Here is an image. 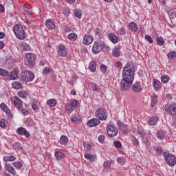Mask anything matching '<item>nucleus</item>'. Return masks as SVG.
<instances>
[{
    "instance_id": "obj_1",
    "label": "nucleus",
    "mask_w": 176,
    "mask_h": 176,
    "mask_svg": "<svg viewBox=\"0 0 176 176\" xmlns=\"http://www.w3.org/2000/svg\"><path fill=\"white\" fill-rule=\"evenodd\" d=\"M135 67L134 65L127 63L122 71V80L133 83L134 81V73Z\"/></svg>"
},
{
    "instance_id": "obj_2",
    "label": "nucleus",
    "mask_w": 176,
    "mask_h": 176,
    "mask_svg": "<svg viewBox=\"0 0 176 176\" xmlns=\"http://www.w3.org/2000/svg\"><path fill=\"white\" fill-rule=\"evenodd\" d=\"M14 32L18 39L20 41H24L25 38V32H24V29H23V26L20 24H16L14 26Z\"/></svg>"
},
{
    "instance_id": "obj_3",
    "label": "nucleus",
    "mask_w": 176,
    "mask_h": 176,
    "mask_svg": "<svg viewBox=\"0 0 176 176\" xmlns=\"http://www.w3.org/2000/svg\"><path fill=\"white\" fill-rule=\"evenodd\" d=\"M36 60V56L32 53H27L25 54V64L28 67H34L35 65V61Z\"/></svg>"
},
{
    "instance_id": "obj_4",
    "label": "nucleus",
    "mask_w": 176,
    "mask_h": 176,
    "mask_svg": "<svg viewBox=\"0 0 176 176\" xmlns=\"http://www.w3.org/2000/svg\"><path fill=\"white\" fill-rule=\"evenodd\" d=\"M21 77L23 82H32L35 78V76L32 72L25 71L21 73Z\"/></svg>"
},
{
    "instance_id": "obj_5",
    "label": "nucleus",
    "mask_w": 176,
    "mask_h": 176,
    "mask_svg": "<svg viewBox=\"0 0 176 176\" xmlns=\"http://www.w3.org/2000/svg\"><path fill=\"white\" fill-rule=\"evenodd\" d=\"M164 159H165L167 164H168V166H170V167L175 166V164H176L175 155H171V154L167 153H164Z\"/></svg>"
},
{
    "instance_id": "obj_6",
    "label": "nucleus",
    "mask_w": 176,
    "mask_h": 176,
    "mask_svg": "<svg viewBox=\"0 0 176 176\" xmlns=\"http://www.w3.org/2000/svg\"><path fill=\"white\" fill-rule=\"evenodd\" d=\"M95 115L97 119H99V120H105L108 118L107 111H105V109H104L103 108H100L96 110Z\"/></svg>"
},
{
    "instance_id": "obj_7",
    "label": "nucleus",
    "mask_w": 176,
    "mask_h": 176,
    "mask_svg": "<svg viewBox=\"0 0 176 176\" xmlns=\"http://www.w3.org/2000/svg\"><path fill=\"white\" fill-rule=\"evenodd\" d=\"M107 131L109 137H116V135L119 134V131H118V128L112 124L107 126Z\"/></svg>"
},
{
    "instance_id": "obj_8",
    "label": "nucleus",
    "mask_w": 176,
    "mask_h": 176,
    "mask_svg": "<svg viewBox=\"0 0 176 176\" xmlns=\"http://www.w3.org/2000/svg\"><path fill=\"white\" fill-rule=\"evenodd\" d=\"M78 104H79V102H78V100H71L70 103H68L65 106V111L67 112V113H72V112L74 111V109H75Z\"/></svg>"
},
{
    "instance_id": "obj_9",
    "label": "nucleus",
    "mask_w": 176,
    "mask_h": 176,
    "mask_svg": "<svg viewBox=\"0 0 176 176\" xmlns=\"http://www.w3.org/2000/svg\"><path fill=\"white\" fill-rule=\"evenodd\" d=\"M104 43L102 42H95L93 47H92V52L94 54H98L102 49H104Z\"/></svg>"
},
{
    "instance_id": "obj_10",
    "label": "nucleus",
    "mask_w": 176,
    "mask_h": 176,
    "mask_svg": "<svg viewBox=\"0 0 176 176\" xmlns=\"http://www.w3.org/2000/svg\"><path fill=\"white\" fill-rule=\"evenodd\" d=\"M165 111L168 115L176 116V104L174 103L166 104Z\"/></svg>"
},
{
    "instance_id": "obj_11",
    "label": "nucleus",
    "mask_w": 176,
    "mask_h": 176,
    "mask_svg": "<svg viewBox=\"0 0 176 176\" xmlns=\"http://www.w3.org/2000/svg\"><path fill=\"white\" fill-rule=\"evenodd\" d=\"M131 85H133V82H130L124 80H121V82L120 84L121 91H127L128 90H130V87H131Z\"/></svg>"
},
{
    "instance_id": "obj_12",
    "label": "nucleus",
    "mask_w": 176,
    "mask_h": 176,
    "mask_svg": "<svg viewBox=\"0 0 176 176\" xmlns=\"http://www.w3.org/2000/svg\"><path fill=\"white\" fill-rule=\"evenodd\" d=\"M12 102L14 104V107L17 108V109L20 110L21 108H23V102L19 97L15 96L12 99Z\"/></svg>"
},
{
    "instance_id": "obj_13",
    "label": "nucleus",
    "mask_w": 176,
    "mask_h": 176,
    "mask_svg": "<svg viewBox=\"0 0 176 176\" xmlns=\"http://www.w3.org/2000/svg\"><path fill=\"white\" fill-rule=\"evenodd\" d=\"M117 126L122 134H127V125L120 121H118Z\"/></svg>"
},
{
    "instance_id": "obj_14",
    "label": "nucleus",
    "mask_w": 176,
    "mask_h": 176,
    "mask_svg": "<svg viewBox=\"0 0 176 176\" xmlns=\"http://www.w3.org/2000/svg\"><path fill=\"white\" fill-rule=\"evenodd\" d=\"M101 123V121L98 118H92L87 122L88 127H96V126H98Z\"/></svg>"
},
{
    "instance_id": "obj_15",
    "label": "nucleus",
    "mask_w": 176,
    "mask_h": 176,
    "mask_svg": "<svg viewBox=\"0 0 176 176\" xmlns=\"http://www.w3.org/2000/svg\"><path fill=\"white\" fill-rule=\"evenodd\" d=\"M17 133L19 134V135H25L27 138L31 137V134H30V132L27 131V129L23 127H19L17 129Z\"/></svg>"
},
{
    "instance_id": "obj_16",
    "label": "nucleus",
    "mask_w": 176,
    "mask_h": 176,
    "mask_svg": "<svg viewBox=\"0 0 176 176\" xmlns=\"http://www.w3.org/2000/svg\"><path fill=\"white\" fill-rule=\"evenodd\" d=\"M58 53L62 57H65L67 56V48L63 45H60L58 47Z\"/></svg>"
},
{
    "instance_id": "obj_17",
    "label": "nucleus",
    "mask_w": 176,
    "mask_h": 176,
    "mask_svg": "<svg viewBox=\"0 0 176 176\" xmlns=\"http://www.w3.org/2000/svg\"><path fill=\"white\" fill-rule=\"evenodd\" d=\"M8 78L10 80H16L19 79V72L17 70H12L9 73Z\"/></svg>"
},
{
    "instance_id": "obj_18",
    "label": "nucleus",
    "mask_w": 176,
    "mask_h": 176,
    "mask_svg": "<svg viewBox=\"0 0 176 176\" xmlns=\"http://www.w3.org/2000/svg\"><path fill=\"white\" fill-rule=\"evenodd\" d=\"M132 90L135 93H141L142 87H141V82H135L132 85Z\"/></svg>"
},
{
    "instance_id": "obj_19",
    "label": "nucleus",
    "mask_w": 176,
    "mask_h": 176,
    "mask_svg": "<svg viewBox=\"0 0 176 176\" xmlns=\"http://www.w3.org/2000/svg\"><path fill=\"white\" fill-rule=\"evenodd\" d=\"M0 108L6 113L8 118H12V113L10 112V110H9L8 106L5 103H1L0 104Z\"/></svg>"
},
{
    "instance_id": "obj_20",
    "label": "nucleus",
    "mask_w": 176,
    "mask_h": 176,
    "mask_svg": "<svg viewBox=\"0 0 176 176\" xmlns=\"http://www.w3.org/2000/svg\"><path fill=\"white\" fill-rule=\"evenodd\" d=\"M93 41H94V38L91 35L85 34L84 36V38H83V44L84 45H90L91 43H93Z\"/></svg>"
},
{
    "instance_id": "obj_21",
    "label": "nucleus",
    "mask_w": 176,
    "mask_h": 176,
    "mask_svg": "<svg viewBox=\"0 0 176 176\" xmlns=\"http://www.w3.org/2000/svg\"><path fill=\"white\" fill-rule=\"evenodd\" d=\"M108 38L109 41L112 42V43H118V42L119 41V38H118V36H116V34L113 33L109 34Z\"/></svg>"
},
{
    "instance_id": "obj_22",
    "label": "nucleus",
    "mask_w": 176,
    "mask_h": 176,
    "mask_svg": "<svg viewBox=\"0 0 176 176\" xmlns=\"http://www.w3.org/2000/svg\"><path fill=\"white\" fill-rule=\"evenodd\" d=\"M5 168L10 173V174H12V175H16V170H14V168L10 164L6 163L5 164Z\"/></svg>"
},
{
    "instance_id": "obj_23",
    "label": "nucleus",
    "mask_w": 176,
    "mask_h": 176,
    "mask_svg": "<svg viewBox=\"0 0 176 176\" xmlns=\"http://www.w3.org/2000/svg\"><path fill=\"white\" fill-rule=\"evenodd\" d=\"M19 46L21 49L24 52H27L31 50V47H30V45L24 41L19 43Z\"/></svg>"
},
{
    "instance_id": "obj_24",
    "label": "nucleus",
    "mask_w": 176,
    "mask_h": 176,
    "mask_svg": "<svg viewBox=\"0 0 176 176\" xmlns=\"http://www.w3.org/2000/svg\"><path fill=\"white\" fill-rule=\"evenodd\" d=\"M153 86L155 89V90H160V89L162 88V83L159 80L157 79H154L153 82Z\"/></svg>"
},
{
    "instance_id": "obj_25",
    "label": "nucleus",
    "mask_w": 176,
    "mask_h": 176,
    "mask_svg": "<svg viewBox=\"0 0 176 176\" xmlns=\"http://www.w3.org/2000/svg\"><path fill=\"white\" fill-rule=\"evenodd\" d=\"M45 24L49 30H54V28H56V24H54V22L51 19L46 21Z\"/></svg>"
},
{
    "instance_id": "obj_26",
    "label": "nucleus",
    "mask_w": 176,
    "mask_h": 176,
    "mask_svg": "<svg viewBox=\"0 0 176 176\" xmlns=\"http://www.w3.org/2000/svg\"><path fill=\"white\" fill-rule=\"evenodd\" d=\"M90 86L92 91H94L95 93H101V88H100V87H98L97 84L91 83Z\"/></svg>"
},
{
    "instance_id": "obj_27",
    "label": "nucleus",
    "mask_w": 176,
    "mask_h": 176,
    "mask_svg": "<svg viewBox=\"0 0 176 176\" xmlns=\"http://www.w3.org/2000/svg\"><path fill=\"white\" fill-rule=\"evenodd\" d=\"M129 27L132 32H137V31H138V25H137V23L134 22H131Z\"/></svg>"
},
{
    "instance_id": "obj_28",
    "label": "nucleus",
    "mask_w": 176,
    "mask_h": 176,
    "mask_svg": "<svg viewBox=\"0 0 176 176\" xmlns=\"http://www.w3.org/2000/svg\"><path fill=\"white\" fill-rule=\"evenodd\" d=\"M89 68L91 72H96L97 69V63H96V61H91L89 65Z\"/></svg>"
},
{
    "instance_id": "obj_29",
    "label": "nucleus",
    "mask_w": 176,
    "mask_h": 176,
    "mask_svg": "<svg viewBox=\"0 0 176 176\" xmlns=\"http://www.w3.org/2000/svg\"><path fill=\"white\" fill-rule=\"evenodd\" d=\"M12 86L13 89H15L16 90H19V89H23V85L20 83L19 81H14L12 82Z\"/></svg>"
},
{
    "instance_id": "obj_30",
    "label": "nucleus",
    "mask_w": 176,
    "mask_h": 176,
    "mask_svg": "<svg viewBox=\"0 0 176 176\" xmlns=\"http://www.w3.org/2000/svg\"><path fill=\"white\" fill-rule=\"evenodd\" d=\"M159 120V118L157 117H151V118H149L148 120V123L149 124H151V126H155V124H157V121Z\"/></svg>"
},
{
    "instance_id": "obj_31",
    "label": "nucleus",
    "mask_w": 176,
    "mask_h": 176,
    "mask_svg": "<svg viewBox=\"0 0 176 176\" xmlns=\"http://www.w3.org/2000/svg\"><path fill=\"white\" fill-rule=\"evenodd\" d=\"M157 103V96L153 94V96H151V107L152 108H154L155 105H156Z\"/></svg>"
},
{
    "instance_id": "obj_32",
    "label": "nucleus",
    "mask_w": 176,
    "mask_h": 176,
    "mask_svg": "<svg viewBox=\"0 0 176 176\" xmlns=\"http://www.w3.org/2000/svg\"><path fill=\"white\" fill-rule=\"evenodd\" d=\"M84 156L85 159L90 160V162H91L92 163H94V162H96V156L94 155H91L90 153H85Z\"/></svg>"
},
{
    "instance_id": "obj_33",
    "label": "nucleus",
    "mask_w": 176,
    "mask_h": 176,
    "mask_svg": "<svg viewBox=\"0 0 176 176\" xmlns=\"http://www.w3.org/2000/svg\"><path fill=\"white\" fill-rule=\"evenodd\" d=\"M55 157L58 160H63L64 159V153L61 151H55Z\"/></svg>"
},
{
    "instance_id": "obj_34",
    "label": "nucleus",
    "mask_w": 176,
    "mask_h": 176,
    "mask_svg": "<svg viewBox=\"0 0 176 176\" xmlns=\"http://www.w3.org/2000/svg\"><path fill=\"white\" fill-rule=\"evenodd\" d=\"M112 54L113 57H120V49L115 47L113 49Z\"/></svg>"
},
{
    "instance_id": "obj_35",
    "label": "nucleus",
    "mask_w": 176,
    "mask_h": 176,
    "mask_svg": "<svg viewBox=\"0 0 176 176\" xmlns=\"http://www.w3.org/2000/svg\"><path fill=\"white\" fill-rule=\"evenodd\" d=\"M59 142L60 145H67L68 142V138H67L65 135L60 137Z\"/></svg>"
},
{
    "instance_id": "obj_36",
    "label": "nucleus",
    "mask_w": 176,
    "mask_h": 176,
    "mask_svg": "<svg viewBox=\"0 0 176 176\" xmlns=\"http://www.w3.org/2000/svg\"><path fill=\"white\" fill-rule=\"evenodd\" d=\"M71 120L74 122V123H79V122H80V118L76 116V114H74L71 117Z\"/></svg>"
},
{
    "instance_id": "obj_37",
    "label": "nucleus",
    "mask_w": 176,
    "mask_h": 176,
    "mask_svg": "<svg viewBox=\"0 0 176 176\" xmlns=\"http://www.w3.org/2000/svg\"><path fill=\"white\" fill-rule=\"evenodd\" d=\"M49 107H56L57 101L55 99H50L47 102Z\"/></svg>"
},
{
    "instance_id": "obj_38",
    "label": "nucleus",
    "mask_w": 176,
    "mask_h": 176,
    "mask_svg": "<svg viewBox=\"0 0 176 176\" xmlns=\"http://www.w3.org/2000/svg\"><path fill=\"white\" fill-rule=\"evenodd\" d=\"M74 14L77 19H82V10L79 9L74 10Z\"/></svg>"
},
{
    "instance_id": "obj_39",
    "label": "nucleus",
    "mask_w": 176,
    "mask_h": 176,
    "mask_svg": "<svg viewBox=\"0 0 176 176\" xmlns=\"http://www.w3.org/2000/svg\"><path fill=\"white\" fill-rule=\"evenodd\" d=\"M9 75V71L3 69V68H0V76H8Z\"/></svg>"
},
{
    "instance_id": "obj_40",
    "label": "nucleus",
    "mask_w": 176,
    "mask_h": 176,
    "mask_svg": "<svg viewBox=\"0 0 176 176\" xmlns=\"http://www.w3.org/2000/svg\"><path fill=\"white\" fill-rule=\"evenodd\" d=\"M67 38L70 41H76V39L78 38V35H76V34L75 33H71L67 36Z\"/></svg>"
},
{
    "instance_id": "obj_41",
    "label": "nucleus",
    "mask_w": 176,
    "mask_h": 176,
    "mask_svg": "<svg viewBox=\"0 0 176 176\" xmlns=\"http://www.w3.org/2000/svg\"><path fill=\"white\" fill-rule=\"evenodd\" d=\"M18 96L21 97V98H26L28 94L25 91H20L18 92Z\"/></svg>"
},
{
    "instance_id": "obj_42",
    "label": "nucleus",
    "mask_w": 176,
    "mask_h": 176,
    "mask_svg": "<svg viewBox=\"0 0 176 176\" xmlns=\"http://www.w3.org/2000/svg\"><path fill=\"white\" fill-rule=\"evenodd\" d=\"M4 162H14L16 157L14 156H6L3 158Z\"/></svg>"
},
{
    "instance_id": "obj_43",
    "label": "nucleus",
    "mask_w": 176,
    "mask_h": 176,
    "mask_svg": "<svg viewBox=\"0 0 176 176\" xmlns=\"http://www.w3.org/2000/svg\"><path fill=\"white\" fill-rule=\"evenodd\" d=\"M142 141L143 144H144V145H149L151 144V142L149 141V138H148V137L145 135L142 138Z\"/></svg>"
},
{
    "instance_id": "obj_44",
    "label": "nucleus",
    "mask_w": 176,
    "mask_h": 176,
    "mask_svg": "<svg viewBox=\"0 0 176 176\" xmlns=\"http://www.w3.org/2000/svg\"><path fill=\"white\" fill-rule=\"evenodd\" d=\"M168 58H170V60H175L176 59V52L175 51H173L170 53L168 54Z\"/></svg>"
},
{
    "instance_id": "obj_45",
    "label": "nucleus",
    "mask_w": 176,
    "mask_h": 176,
    "mask_svg": "<svg viewBox=\"0 0 176 176\" xmlns=\"http://www.w3.org/2000/svg\"><path fill=\"white\" fill-rule=\"evenodd\" d=\"M157 138H159L160 140H163V138H164L165 135H164V133H163V131H158L156 133Z\"/></svg>"
},
{
    "instance_id": "obj_46",
    "label": "nucleus",
    "mask_w": 176,
    "mask_h": 176,
    "mask_svg": "<svg viewBox=\"0 0 176 176\" xmlns=\"http://www.w3.org/2000/svg\"><path fill=\"white\" fill-rule=\"evenodd\" d=\"M170 77L168 76H163L161 78V82H162V83H168Z\"/></svg>"
},
{
    "instance_id": "obj_47",
    "label": "nucleus",
    "mask_w": 176,
    "mask_h": 176,
    "mask_svg": "<svg viewBox=\"0 0 176 176\" xmlns=\"http://www.w3.org/2000/svg\"><path fill=\"white\" fill-rule=\"evenodd\" d=\"M12 164L15 168H21V167H23V164L20 162H13Z\"/></svg>"
},
{
    "instance_id": "obj_48",
    "label": "nucleus",
    "mask_w": 176,
    "mask_h": 176,
    "mask_svg": "<svg viewBox=\"0 0 176 176\" xmlns=\"http://www.w3.org/2000/svg\"><path fill=\"white\" fill-rule=\"evenodd\" d=\"M138 135H140L142 138V137H144L146 135L145 132L144 131V129H141V128H138Z\"/></svg>"
},
{
    "instance_id": "obj_49",
    "label": "nucleus",
    "mask_w": 176,
    "mask_h": 176,
    "mask_svg": "<svg viewBox=\"0 0 176 176\" xmlns=\"http://www.w3.org/2000/svg\"><path fill=\"white\" fill-rule=\"evenodd\" d=\"M21 113L23 116H27V115H30V111L28 110V109L23 108L21 109Z\"/></svg>"
},
{
    "instance_id": "obj_50",
    "label": "nucleus",
    "mask_w": 176,
    "mask_h": 176,
    "mask_svg": "<svg viewBox=\"0 0 176 176\" xmlns=\"http://www.w3.org/2000/svg\"><path fill=\"white\" fill-rule=\"evenodd\" d=\"M107 69H108V67H107V65L102 64L100 65V71L102 72V74H105L107 72Z\"/></svg>"
},
{
    "instance_id": "obj_51",
    "label": "nucleus",
    "mask_w": 176,
    "mask_h": 176,
    "mask_svg": "<svg viewBox=\"0 0 176 176\" xmlns=\"http://www.w3.org/2000/svg\"><path fill=\"white\" fill-rule=\"evenodd\" d=\"M157 45H159L160 46H163V45H164V40H163V38H157Z\"/></svg>"
},
{
    "instance_id": "obj_52",
    "label": "nucleus",
    "mask_w": 176,
    "mask_h": 176,
    "mask_svg": "<svg viewBox=\"0 0 176 176\" xmlns=\"http://www.w3.org/2000/svg\"><path fill=\"white\" fill-rule=\"evenodd\" d=\"M111 164H112V161H107L104 162L103 166L105 168H109V167H111Z\"/></svg>"
},
{
    "instance_id": "obj_53",
    "label": "nucleus",
    "mask_w": 176,
    "mask_h": 176,
    "mask_svg": "<svg viewBox=\"0 0 176 176\" xmlns=\"http://www.w3.org/2000/svg\"><path fill=\"white\" fill-rule=\"evenodd\" d=\"M113 144L116 148H122V143L120 142V141H118V140L114 141Z\"/></svg>"
},
{
    "instance_id": "obj_54",
    "label": "nucleus",
    "mask_w": 176,
    "mask_h": 176,
    "mask_svg": "<svg viewBox=\"0 0 176 176\" xmlns=\"http://www.w3.org/2000/svg\"><path fill=\"white\" fill-rule=\"evenodd\" d=\"M117 162H118V163H119L120 164L123 165V164H124V163H126V160H124L123 157H119L117 159Z\"/></svg>"
},
{
    "instance_id": "obj_55",
    "label": "nucleus",
    "mask_w": 176,
    "mask_h": 176,
    "mask_svg": "<svg viewBox=\"0 0 176 176\" xmlns=\"http://www.w3.org/2000/svg\"><path fill=\"white\" fill-rule=\"evenodd\" d=\"M26 124H28V126L29 127H32V126H34L35 124V123L34 122V121L32 120L29 119L27 120Z\"/></svg>"
},
{
    "instance_id": "obj_56",
    "label": "nucleus",
    "mask_w": 176,
    "mask_h": 176,
    "mask_svg": "<svg viewBox=\"0 0 176 176\" xmlns=\"http://www.w3.org/2000/svg\"><path fill=\"white\" fill-rule=\"evenodd\" d=\"M145 39L149 43H153V40L152 39V37H151V36H149L148 34H146L145 35Z\"/></svg>"
},
{
    "instance_id": "obj_57",
    "label": "nucleus",
    "mask_w": 176,
    "mask_h": 176,
    "mask_svg": "<svg viewBox=\"0 0 176 176\" xmlns=\"http://www.w3.org/2000/svg\"><path fill=\"white\" fill-rule=\"evenodd\" d=\"M95 34L96 36H98V38H101V30L96 28L95 30Z\"/></svg>"
},
{
    "instance_id": "obj_58",
    "label": "nucleus",
    "mask_w": 176,
    "mask_h": 176,
    "mask_svg": "<svg viewBox=\"0 0 176 176\" xmlns=\"http://www.w3.org/2000/svg\"><path fill=\"white\" fill-rule=\"evenodd\" d=\"M23 10L26 12V13H28V14H32V12L31 11L30 8H28V7L24 6H23Z\"/></svg>"
},
{
    "instance_id": "obj_59",
    "label": "nucleus",
    "mask_w": 176,
    "mask_h": 176,
    "mask_svg": "<svg viewBox=\"0 0 176 176\" xmlns=\"http://www.w3.org/2000/svg\"><path fill=\"white\" fill-rule=\"evenodd\" d=\"M156 153L157 155H158V156H162V153H163V151L162 150V148L157 147Z\"/></svg>"
},
{
    "instance_id": "obj_60",
    "label": "nucleus",
    "mask_w": 176,
    "mask_h": 176,
    "mask_svg": "<svg viewBox=\"0 0 176 176\" xmlns=\"http://www.w3.org/2000/svg\"><path fill=\"white\" fill-rule=\"evenodd\" d=\"M170 19L176 18V10H175L173 11H170Z\"/></svg>"
},
{
    "instance_id": "obj_61",
    "label": "nucleus",
    "mask_w": 176,
    "mask_h": 176,
    "mask_svg": "<svg viewBox=\"0 0 176 176\" xmlns=\"http://www.w3.org/2000/svg\"><path fill=\"white\" fill-rule=\"evenodd\" d=\"M133 144L134 146H138V145H140V141H138V139L135 138L133 140Z\"/></svg>"
},
{
    "instance_id": "obj_62",
    "label": "nucleus",
    "mask_w": 176,
    "mask_h": 176,
    "mask_svg": "<svg viewBox=\"0 0 176 176\" xmlns=\"http://www.w3.org/2000/svg\"><path fill=\"white\" fill-rule=\"evenodd\" d=\"M118 34H120V35H124V34H126V29L121 28L118 31Z\"/></svg>"
},
{
    "instance_id": "obj_63",
    "label": "nucleus",
    "mask_w": 176,
    "mask_h": 176,
    "mask_svg": "<svg viewBox=\"0 0 176 176\" xmlns=\"http://www.w3.org/2000/svg\"><path fill=\"white\" fill-rule=\"evenodd\" d=\"M32 109H34V110L38 109V103L34 101L32 103Z\"/></svg>"
},
{
    "instance_id": "obj_64",
    "label": "nucleus",
    "mask_w": 176,
    "mask_h": 176,
    "mask_svg": "<svg viewBox=\"0 0 176 176\" xmlns=\"http://www.w3.org/2000/svg\"><path fill=\"white\" fill-rule=\"evenodd\" d=\"M0 127H6V121L5 120H2L0 121Z\"/></svg>"
}]
</instances>
